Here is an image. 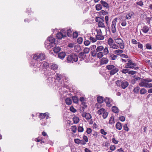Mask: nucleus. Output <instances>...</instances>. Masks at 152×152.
Instances as JSON below:
<instances>
[{"instance_id":"63","label":"nucleus","mask_w":152,"mask_h":152,"mask_svg":"<svg viewBox=\"0 0 152 152\" xmlns=\"http://www.w3.org/2000/svg\"><path fill=\"white\" fill-rule=\"evenodd\" d=\"M110 149L112 151H114L116 148V147L114 145H111L110 147Z\"/></svg>"},{"instance_id":"16","label":"nucleus","mask_w":152,"mask_h":152,"mask_svg":"<svg viewBox=\"0 0 152 152\" xmlns=\"http://www.w3.org/2000/svg\"><path fill=\"white\" fill-rule=\"evenodd\" d=\"M100 3H101V5L104 7H105L107 8H109V4L103 0H101L100 1Z\"/></svg>"},{"instance_id":"27","label":"nucleus","mask_w":152,"mask_h":152,"mask_svg":"<svg viewBox=\"0 0 152 152\" xmlns=\"http://www.w3.org/2000/svg\"><path fill=\"white\" fill-rule=\"evenodd\" d=\"M55 41V38L53 37H50L48 38V40L46 41L47 42H49L54 43Z\"/></svg>"},{"instance_id":"1","label":"nucleus","mask_w":152,"mask_h":152,"mask_svg":"<svg viewBox=\"0 0 152 152\" xmlns=\"http://www.w3.org/2000/svg\"><path fill=\"white\" fill-rule=\"evenodd\" d=\"M67 56V62L68 63H73L74 62H76L78 60V56L76 54L72 53Z\"/></svg>"},{"instance_id":"62","label":"nucleus","mask_w":152,"mask_h":152,"mask_svg":"<svg viewBox=\"0 0 152 152\" xmlns=\"http://www.w3.org/2000/svg\"><path fill=\"white\" fill-rule=\"evenodd\" d=\"M73 36L74 38H76L78 36V34L77 32L73 33Z\"/></svg>"},{"instance_id":"4","label":"nucleus","mask_w":152,"mask_h":152,"mask_svg":"<svg viewBox=\"0 0 152 152\" xmlns=\"http://www.w3.org/2000/svg\"><path fill=\"white\" fill-rule=\"evenodd\" d=\"M115 42L118 44L119 48L121 49H124V48L125 45L123 40L121 38H114Z\"/></svg>"},{"instance_id":"52","label":"nucleus","mask_w":152,"mask_h":152,"mask_svg":"<svg viewBox=\"0 0 152 152\" xmlns=\"http://www.w3.org/2000/svg\"><path fill=\"white\" fill-rule=\"evenodd\" d=\"M129 70L127 69H124L121 70V72L123 74H126L129 72Z\"/></svg>"},{"instance_id":"14","label":"nucleus","mask_w":152,"mask_h":152,"mask_svg":"<svg viewBox=\"0 0 152 152\" xmlns=\"http://www.w3.org/2000/svg\"><path fill=\"white\" fill-rule=\"evenodd\" d=\"M129 85V84L127 81H122L121 86L123 89H125Z\"/></svg>"},{"instance_id":"39","label":"nucleus","mask_w":152,"mask_h":152,"mask_svg":"<svg viewBox=\"0 0 152 152\" xmlns=\"http://www.w3.org/2000/svg\"><path fill=\"white\" fill-rule=\"evenodd\" d=\"M96 56L97 58H100L103 56V53L102 52H99L97 53Z\"/></svg>"},{"instance_id":"34","label":"nucleus","mask_w":152,"mask_h":152,"mask_svg":"<svg viewBox=\"0 0 152 152\" xmlns=\"http://www.w3.org/2000/svg\"><path fill=\"white\" fill-rule=\"evenodd\" d=\"M110 46L111 48H112L114 49H117L119 48V47L118 45L115 43H113Z\"/></svg>"},{"instance_id":"25","label":"nucleus","mask_w":152,"mask_h":152,"mask_svg":"<svg viewBox=\"0 0 152 152\" xmlns=\"http://www.w3.org/2000/svg\"><path fill=\"white\" fill-rule=\"evenodd\" d=\"M104 49V47L102 46H98L96 49V55L97 54V53L99 52H101V51L102 50Z\"/></svg>"},{"instance_id":"38","label":"nucleus","mask_w":152,"mask_h":152,"mask_svg":"<svg viewBox=\"0 0 152 152\" xmlns=\"http://www.w3.org/2000/svg\"><path fill=\"white\" fill-rule=\"evenodd\" d=\"M61 50V48L59 47L56 46L54 48L53 51L55 53H57L60 51Z\"/></svg>"},{"instance_id":"10","label":"nucleus","mask_w":152,"mask_h":152,"mask_svg":"<svg viewBox=\"0 0 152 152\" xmlns=\"http://www.w3.org/2000/svg\"><path fill=\"white\" fill-rule=\"evenodd\" d=\"M104 101L106 103V105L109 107H110L112 106L111 103L113 102V101L112 99L107 97H106L104 99Z\"/></svg>"},{"instance_id":"61","label":"nucleus","mask_w":152,"mask_h":152,"mask_svg":"<svg viewBox=\"0 0 152 152\" xmlns=\"http://www.w3.org/2000/svg\"><path fill=\"white\" fill-rule=\"evenodd\" d=\"M137 4L141 7H142L143 5V2L142 1H140L138 2H137L136 3Z\"/></svg>"},{"instance_id":"19","label":"nucleus","mask_w":152,"mask_h":152,"mask_svg":"<svg viewBox=\"0 0 152 152\" xmlns=\"http://www.w3.org/2000/svg\"><path fill=\"white\" fill-rule=\"evenodd\" d=\"M109 61L108 59L106 58H103L101 60V64H104L107 63Z\"/></svg>"},{"instance_id":"15","label":"nucleus","mask_w":152,"mask_h":152,"mask_svg":"<svg viewBox=\"0 0 152 152\" xmlns=\"http://www.w3.org/2000/svg\"><path fill=\"white\" fill-rule=\"evenodd\" d=\"M57 38L59 39H61L62 38H64L66 37V35L63 34L61 32L58 33L56 35Z\"/></svg>"},{"instance_id":"31","label":"nucleus","mask_w":152,"mask_h":152,"mask_svg":"<svg viewBox=\"0 0 152 152\" xmlns=\"http://www.w3.org/2000/svg\"><path fill=\"white\" fill-rule=\"evenodd\" d=\"M96 10L97 11H99L102 9V7L101 4H98L95 6Z\"/></svg>"},{"instance_id":"45","label":"nucleus","mask_w":152,"mask_h":152,"mask_svg":"<svg viewBox=\"0 0 152 152\" xmlns=\"http://www.w3.org/2000/svg\"><path fill=\"white\" fill-rule=\"evenodd\" d=\"M115 123L114 119L113 117L111 116L110 117L109 121L110 124H113Z\"/></svg>"},{"instance_id":"20","label":"nucleus","mask_w":152,"mask_h":152,"mask_svg":"<svg viewBox=\"0 0 152 152\" xmlns=\"http://www.w3.org/2000/svg\"><path fill=\"white\" fill-rule=\"evenodd\" d=\"M149 30V28L146 26H144L141 29L142 31L145 33H147Z\"/></svg>"},{"instance_id":"41","label":"nucleus","mask_w":152,"mask_h":152,"mask_svg":"<svg viewBox=\"0 0 152 152\" xmlns=\"http://www.w3.org/2000/svg\"><path fill=\"white\" fill-rule=\"evenodd\" d=\"M105 111V110L104 109L102 108L98 111L97 113L99 115H101L102 113H103Z\"/></svg>"},{"instance_id":"64","label":"nucleus","mask_w":152,"mask_h":152,"mask_svg":"<svg viewBox=\"0 0 152 152\" xmlns=\"http://www.w3.org/2000/svg\"><path fill=\"white\" fill-rule=\"evenodd\" d=\"M119 119L121 121H124L125 120V118L124 116H121L119 117Z\"/></svg>"},{"instance_id":"11","label":"nucleus","mask_w":152,"mask_h":152,"mask_svg":"<svg viewBox=\"0 0 152 152\" xmlns=\"http://www.w3.org/2000/svg\"><path fill=\"white\" fill-rule=\"evenodd\" d=\"M96 46L95 45H92L90 48V50L92 51L91 52V56L93 57L96 56Z\"/></svg>"},{"instance_id":"44","label":"nucleus","mask_w":152,"mask_h":152,"mask_svg":"<svg viewBox=\"0 0 152 152\" xmlns=\"http://www.w3.org/2000/svg\"><path fill=\"white\" fill-rule=\"evenodd\" d=\"M147 92V90L144 88H142L140 91V93L141 94H144Z\"/></svg>"},{"instance_id":"8","label":"nucleus","mask_w":152,"mask_h":152,"mask_svg":"<svg viewBox=\"0 0 152 152\" xmlns=\"http://www.w3.org/2000/svg\"><path fill=\"white\" fill-rule=\"evenodd\" d=\"M117 19V18H115L112 21L111 25V30L112 31L113 33H115L116 31V25Z\"/></svg>"},{"instance_id":"33","label":"nucleus","mask_w":152,"mask_h":152,"mask_svg":"<svg viewBox=\"0 0 152 152\" xmlns=\"http://www.w3.org/2000/svg\"><path fill=\"white\" fill-rule=\"evenodd\" d=\"M72 100L73 102L77 104L78 102L79 99L76 96H74L72 97Z\"/></svg>"},{"instance_id":"60","label":"nucleus","mask_w":152,"mask_h":152,"mask_svg":"<svg viewBox=\"0 0 152 152\" xmlns=\"http://www.w3.org/2000/svg\"><path fill=\"white\" fill-rule=\"evenodd\" d=\"M123 128L124 130L126 131H128L129 130V129L128 127L127 126V125L126 124H125L124 126H123Z\"/></svg>"},{"instance_id":"28","label":"nucleus","mask_w":152,"mask_h":152,"mask_svg":"<svg viewBox=\"0 0 152 152\" xmlns=\"http://www.w3.org/2000/svg\"><path fill=\"white\" fill-rule=\"evenodd\" d=\"M97 102L100 103H102L104 101L103 98L102 96H99L97 98Z\"/></svg>"},{"instance_id":"49","label":"nucleus","mask_w":152,"mask_h":152,"mask_svg":"<svg viewBox=\"0 0 152 152\" xmlns=\"http://www.w3.org/2000/svg\"><path fill=\"white\" fill-rule=\"evenodd\" d=\"M90 50V48H88L86 47L85 48L84 50H83V52L85 54L88 53H89Z\"/></svg>"},{"instance_id":"32","label":"nucleus","mask_w":152,"mask_h":152,"mask_svg":"<svg viewBox=\"0 0 152 152\" xmlns=\"http://www.w3.org/2000/svg\"><path fill=\"white\" fill-rule=\"evenodd\" d=\"M74 49L75 51L77 52H79L81 50V48L79 45L75 46Z\"/></svg>"},{"instance_id":"54","label":"nucleus","mask_w":152,"mask_h":152,"mask_svg":"<svg viewBox=\"0 0 152 152\" xmlns=\"http://www.w3.org/2000/svg\"><path fill=\"white\" fill-rule=\"evenodd\" d=\"M43 66L44 68H46L49 67V64L48 62H44L43 64Z\"/></svg>"},{"instance_id":"9","label":"nucleus","mask_w":152,"mask_h":152,"mask_svg":"<svg viewBox=\"0 0 152 152\" xmlns=\"http://www.w3.org/2000/svg\"><path fill=\"white\" fill-rule=\"evenodd\" d=\"M31 64V65L34 68H39L41 65V63L39 61L34 60Z\"/></svg>"},{"instance_id":"37","label":"nucleus","mask_w":152,"mask_h":152,"mask_svg":"<svg viewBox=\"0 0 152 152\" xmlns=\"http://www.w3.org/2000/svg\"><path fill=\"white\" fill-rule=\"evenodd\" d=\"M85 53L83 52H81L78 55L79 57L82 59L84 60L85 58Z\"/></svg>"},{"instance_id":"51","label":"nucleus","mask_w":152,"mask_h":152,"mask_svg":"<svg viewBox=\"0 0 152 152\" xmlns=\"http://www.w3.org/2000/svg\"><path fill=\"white\" fill-rule=\"evenodd\" d=\"M72 31L70 29H68L67 30V34L68 36L69 37H71L72 36Z\"/></svg>"},{"instance_id":"24","label":"nucleus","mask_w":152,"mask_h":152,"mask_svg":"<svg viewBox=\"0 0 152 152\" xmlns=\"http://www.w3.org/2000/svg\"><path fill=\"white\" fill-rule=\"evenodd\" d=\"M56 79L58 81L61 80L63 78V75L57 73L56 75Z\"/></svg>"},{"instance_id":"3","label":"nucleus","mask_w":152,"mask_h":152,"mask_svg":"<svg viewBox=\"0 0 152 152\" xmlns=\"http://www.w3.org/2000/svg\"><path fill=\"white\" fill-rule=\"evenodd\" d=\"M45 55L44 54L42 53L39 54H35L33 57V60L39 61L45 59Z\"/></svg>"},{"instance_id":"26","label":"nucleus","mask_w":152,"mask_h":152,"mask_svg":"<svg viewBox=\"0 0 152 152\" xmlns=\"http://www.w3.org/2000/svg\"><path fill=\"white\" fill-rule=\"evenodd\" d=\"M112 111L115 113H117L119 112V110L118 108L115 106H113L112 108Z\"/></svg>"},{"instance_id":"21","label":"nucleus","mask_w":152,"mask_h":152,"mask_svg":"<svg viewBox=\"0 0 152 152\" xmlns=\"http://www.w3.org/2000/svg\"><path fill=\"white\" fill-rule=\"evenodd\" d=\"M82 116L83 117H85L86 119H89L91 118V115L89 113H86L85 114H83L82 115Z\"/></svg>"},{"instance_id":"57","label":"nucleus","mask_w":152,"mask_h":152,"mask_svg":"<svg viewBox=\"0 0 152 152\" xmlns=\"http://www.w3.org/2000/svg\"><path fill=\"white\" fill-rule=\"evenodd\" d=\"M108 113L107 112H106L105 111L103 114L102 116L104 119H105L107 117Z\"/></svg>"},{"instance_id":"7","label":"nucleus","mask_w":152,"mask_h":152,"mask_svg":"<svg viewBox=\"0 0 152 152\" xmlns=\"http://www.w3.org/2000/svg\"><path fill=\"white\" fill-rule=\"evenodd\" d=\"M96 37L97 40H102L104 38V37L102 34V31L99 29L97 31V34L96 35Z\"/></svg>"},{"instance_id":"18","label":"nucleus","mask_w":152,"mask_h":152,"mask_svg":"<svg viewBox=\"0 0 152 152\" xmlns=\"http://www.w3.org/2000/svg\"><path fill=\"white\" fill-rule=\"evenodd\" d=\"M108 57L112 60H115L117 56L113 53H109L108 54Z\"/></svg>"},{"instance_id":"50","label":"nucleus","mask_w":152,"mask_h":152,"mask_svg":"<svg viewBox=\"0 0 152 152\" xmlns=\"http://www.w3.org/2000/svg\"><path fill=\"white\" fill-rule=\"evenodd\" d=\"M84 44L85 45L87 46L90 44V42L88 40H86V39H85L84 42Z\"/></svg>"},{"instance_id":"48","label":"nucleus","mask_w":152,"mask_h":152,"mask_svg":"<svg viewBox=\"0 0 152 152\" xmlns=\"http://www.w3.org/2000/svg\"><path fill=\"white\" fill-rule=\"evenodd\" d=\"M71 130L74 133H75L77 130L76 126H71Z\"/></svg>"},{"instance_id":"2","label":"nucleus","mask_w":152,"mask_h":152,"mask_svg":"<svg viewBox=\"0 0 152 152\" xmlns=\"http://www.w3.org/2000/svg\"><path fill=\"white\" fill-rule=\"evenodd\" d=\"M106 69L110 70V74L111 75H113L119 71L118 68L116 67L113 65H107L106 66Z\"/></svg>"},{"instance_id":"17","label":"nucleus","mask_w":152,"mask_h":152,"mask_svg":"<svg viewBox=\"0 0 152 152\" xmlns=\"http://www.w3.org/2000/svg\"><path fill=\"white\" fill-rule=\"evenodd\" d=\"M66 54L65 52H61L58 54V57L60 59H63L66 56Z\"/></svg>"},{"instance_id":"29","label":"nucleus","mask_w":152,"mask_h":152,"mask_svg":"<svg viewBox=\"0 0 152 152\" xmlns=\"http://www.w3.org/2000/svg\"><path fill=\"white\" fill-rule=\"evenodd\" d=\"M116 128L119 130H121L122 128V125L119 122H117L116 124Z\"/></svg>"},{"instance_id":"13","label":"nucleus","mask_w":152,"mask_h":152,"mask_svg":"<svg viewBox=\"0 0 152 152\" xmlns=\"http://www.w3.org/2000/svg\"><path fill=\"white\" fill-rule=\"evenodd\" d=\"M45 44L46 48L48 49H49L53 47L55 45V43L47 42L46 41L45 42Z\"/></svg>"},{"instance_id":"6","label":"nucleus","mask_w":152,"mask_h":152,"mask_svg":"<svg viewBox=\"0 0 152 152\" xmlns=\"http://www.w3.org/2000/svg\"><path fill=\"white\" fill-rule=\"evenodd\" d=\"M103 17L102 18L99 17H96L95 19V21L96 22H98V26L99 27L103 28L105 27L104 23H103L104 20Z\"/></svg>"},{"instance_id":"47","label":"nucleus","mask_w":152,"mask_h":152,"mask_svg":"<svg viewBox=\"0 0 152 152\" xmlns=\"http://www.w3.org/2000/svg\"><path fill=\"white\" fill-rule=\"evenodd\" d=\"M89 39L90 40V42H96L97 40L96 38H94L91 37H89Z\"/></svg>"},{"instance_id":"40","label":"nucleus","mask_w":152,"mask_h":152,"mask_svg":"<svg viewBox=\"0 0 152 152\" xmlns=\"http://www.w3.org/2000/svg\"><path fill=\"white\" fill-rule=\"evenodd\" d=\"M73 120L74 123L77 124L79 121V119L77 117H75L73 118Z\"/></svg>"},{"instance_id":"12","label":"nucleus","mask_w":152,"mask_h":152,"mask_svg":"<svg viewBox=\"0 0 152 152\" xmlns=\"http://www.w3.org/2000/svg\"><path fill=\"white\" fill-rule=\"evenodd\" d=\"M49 113H41L39 115V117L40 119H42L45 118H46V119H47L49 118Z\"/></svg>"},{"instance_id":"5","label":"nucleus","mask_w":152,"mask_h":152,"mask_svg":"<svg viewBox=\"0 0 152 152\" xmlns=\"http://www.w3.org/2000/svg\"><path fill=\"white\" fill-rule=\"evenodd\" d=\"M151 82H152V79H142L140 80V82L139 83V85L141 87H145L146 88L147 83Z\"/></svg>"},{"instance_id":"35","label":"nucleus","mask_w":152,"mask_h":152,"mask_svg":"<svg viewBox=\"0 0 152 152\" xmlns=\"http://www.w3.org/2000/svg\"><path fill=\"white\" fill-rule=\"evenodd\" d=\"M65 102L67 105H70L72 103V100L71 99L69 98H67L65 99Z\"/></svg>"},{"instance_id":"36","label":"nucleus","mask_w":152,"mask_h":152,"mask_svg":"<svg viewBox=\"0 0 152 152\" xmlns=\"http://www.w3.org/2000/svg\"><path fill=\"white\" fill-rule=\"evenodd\" d=\"M123 50L120 49L114 51V53L115 54H117V55H119L121 53H123Z\"/></svg>"},{"instance_id":"59","label":"nucleus","mask_w":152,"mask_h":152,"mask_svg":"<svg viewBox=\"0 0 152 152\" xmlns=\"http://www.w3.org/2000/svg\"><path fill=\"white\" fill-rule=\"evenodd\" d=\"M84 130V129L83 127L79 126L78 129V131L79 132H82Z\"/></svg>"},{"instance_id":"42","label":"nucleus","mask_w":152,"mask_h":152,"mask_svg":"<svg viewBox=\"0 0 152 152\" xmlns=\"http://www.w3.org/2000/svg\"><path fill=\"white\" fill-rule=\"evenodd\" d=\"M113 42L114 41L111 37L110 38L107 40L108 44L110 46L111 45Z\"/></svg>"},{"instance_id":"23","label":"nucleus","mask_w":152,"mask_h":152,"mask_svg":"<svg viewBox=\"0 0 152 152\" xmlns=\"http://www.w3.org/2000/svg\"><path fill=\"white\" fill-rule=\"evenodd\" d=\"M50 67L51 69L55 70L57 69L58 68V66L56 64L53 63L50 66Z\"/></svg>"},{"instance_id":"43","label":"nucleus","mask_w":152,"mask_h":152,"mask_svg":"<svg viewBox=\"0 0 152 152\" xmlns=\"http://www.w3.org/2000/svg\"><path fill=\"white\" fill-rule=\"evenodd\" d=\"M140 89V87L137 86L134 88L133 91L134 93L137 94L139 92Z\"/></svg>"},{"instance_id":"55","label":"nucleus","mask_w":152,"mask_h":152,"mask_svg":"<svg viewBox=\"0 0 152 152\" xmlns=\"http://www.w3.org/2000/svg\"><path fill=\"white\" fill-rule=\"evenodd\" d=\"M83 41V39L82 37H79L77 39V42L79 44H81L82 43Z\"/></svg>"},{"instance_id":"53","label":"nucleus","mask_w":152,"mask_h":152,"mask_svg":"<svg viewBox=\"0 0 152 152\" xmlns=\"http://www.w3.org/2000/svg\"><path fill=\"white\" fill-rule=\"evenodd\" d=\"M108 12L105 11L104 10H102L99 12V14L100 15H105L107 14Z\"/></svg>"},{"instance_id":"58","label":"nucleus","mask_w":152,"mask_h":152,"mask_svg":"<svg viewBox=\"0 0 152 152\" xmlns=\"http://www.w3.org/2000/svg\"><path fill=\"white\" fill-rule=\"evenodd\" d=\"M146 48L148 49H151L152 47L151 44L149 43H148L146 44Z\"/></svg>"},{"instance_id":"56","label":"nucleus","mask_w":152,"mask_h":152,"mask_svg":"<svg viewBox=\"0 0 152 152\" xmlns=\"http://www.w3.org/2000/svg\"><path fill=\"white\" fill-rule=\"evenodd\" d=\"M122 80H118L115 82V83L117 86H120L121 85Z\"/></svg>"},{"instance_id":"22","label":"nucleus","mask_w":152,"mask_h":152,"mask_svg":"<svg viewBox=\"0 0 152 152\" xmlns=\"http://www.w3.org/2000/svg\"><path fill=\"white\" fill-rule=\"evenodd\" d=\"M137 65L136 64L133 63L132 60L128 61V62L126 64V66H136Z\"/></svg>"},{"instance_id":"46","label":"nucleus","mask_w":152,"mask_h":152,"mask_svg":"<svg viewBox=\"0 0 152 152\" xmlns=\"http://www.w3.org/2000/svg\"><path fill=\"white\" fill-rule=\"evenodd\" d=\"M103 53L104 55H106L108 54L109 53V50H108V48L107 47L103 49Z\"/></svg>"},{"instance_id":"30","label":"nucleus","mask_w":152,"mask_h":152,"mask_svg":"<svg viewBox=\"0 0 152 152\" xmlns=\"http://www.w3.org/2000/svg\"><path fill=\"white\" fill-rule=\"evenodd\" d=\"M134 14V13L132 12H130L126 16V18L127 19L129 20L131 18L132 16Z\"/></svg>"}]
</instances>
